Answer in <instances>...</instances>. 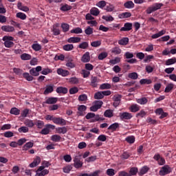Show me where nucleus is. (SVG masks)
<instances>
[{"label": "nucleus", "mask_w": 176, "mask_h": 176, "mask_svg": "<svg viewBox=\"0 0 176 176\" xmlns=\"http://www.w3.org/2000/svg\"><path fill=\"white\" fill-rule=\"evenodd\" d=\"M41 71H42V67L37 66L36 68L33 67L30 70V75L28 73H23V76L26 80L31 82L32 80H34L33 76H39V72H41Z\"/></svg>", "instance_id": "f257e3e1"}, {"label": "nucleus", "mask_w": 176, "mask_h": 176, "mask_svg": "<svg viewBox=\"0 0 176 176\" xmlns=\"http://www.w3.org/2000/svg\"><path fill=\"white\" fill-rule=\"evenodd\" d=\"M57 101H58V98H48L45 102V104H52L50 107V109L51 111H56V109H58V107H60V105L58 104H56V102H57Z\"/></svg>", "instance_id": "f03ea898"}, {"label": "nucleus", "mask_w": 176, "mask_h": 176, "mask_svg": "<svg viewBox=\"0 0 176 176\" xmlns=\"http://www.w3.org/2000/svg\"><path fill=\"white\" fill-rule=\"evenodd\" d=\"M2 41L4 42V46L6 47H13L14 46V43H13V41H14V38L10 36H4L2 38Z\"/></svg>", "instance_id": "7ed1b4c3"}, {"label": "nucleus", "mask_w": 176, "mask_h": 176, "mask_svg": "<svg viewBox=\"0 0 176 176\" xmlns=\"http://www.w3.org/2000/svg\"><path fill=\"white\" fill-rule=\"evenodd\" d=\"M173 171V169L168 165H164L159 172L160 175H167Z\"/></svg>", "instance_id": "20e7f679"}, {"label": "nucleus", "mask_w": 176, "mask_h": 176, "mask_svg": "<svg viewBox=\"0 0 176 176\" xmlns=\"http://www.w3.org/2000/svg\"><path fill=\"white\" fill-rule=\"evenodd\" d=\"M73 166L75 168H82L83 167V162L80 160L78 156H76L74 159Z\"/></svg>", "instance_id": "39448f33"}, {"label": "nucleus", "mask_w": 176, "mask_h": 176, "mask_svg": "<svg viewBox=\"0 0 176 176\" xmlns=\"http://www.w3.org/2000/svg\"><path fill=\"white\" fill-rule=\"evenodd\" d=\"M102 101L96 100L94 102V104L90 107V111H98L101 107H102Z\"/></svg>", "instance_id": "423d86ee"}, {"label": "nucleus", "mask_w": 176, "mask_h": 176, "mask_svg": "<svg viewBox=\"0 0 176 176\" xmlns=\"http://www.w3.org/2000/svg\"><path fill=\"white\" fill-rule=\"evenodd\" d=\"M55 124H59V126H66L67 125V120H64V118H61L60 117L54 119V122Z\"/></svg>", "instance_id": "0eeeda50"}, {"label": "nucleus", "mask_w": 176, "mask_h": 176, "mask_svg": "<svg viewBox=\"0 0 176 176\" xmlns=\"http://www.w3.org/2000/svg\"><path fill=\"white\" fill-rule=\"evenodd\" d=\"M131 30H133V23H125L124 24V27L121 28L120 31L122 32H129V31H131Z\"/></svg>", "instance_id": "6e6552de"}, {"label": "nucleus", "mask_w": 176, "mask_h": 176, "mask_svg": "<svg viewBox=\"0 0 176 176\" xmlns=\"http://www.w3.org/2000/svg\"><path fill=\"white\" fill-rule=\"evenodd\" d=\"M131 118H133V116L130 113L124 112L122 113H120V119H122V120H130Z\"/></svg>", "instance_id": "1a4fd4ad"}, {"label": "nucleus", "mask_w": 176, "mask_h": 176, "mask_svg": "<svg viewBox=\"0 0 176 176\" xmlns=\"http://www.w3.org/2000/svg\"><path fill=\"white\" fill-rule=\"evenodd\" d=\"M56 72L58 75H60L61 76H63V77L68 76V75H69V72H68V70H65L62 68H58L56 70Z\"/></svg>", "instance_id": "9d476101"}, {"label": "nucleus", "mask_w": 176, "mask_h": 176, "mask_svg": "<svg viewBox=\"0 0 176 176\" xmlns=\"http://www.w3.org/2000/svg\"><path fill=\"white\" fill-rule=\"evenodd\" d=\"M1 28L4 32H13L14 31V27L10 25H3Z\"/></svg>", "instance_id": "9b49d317"}, {"label": "nucleus", "mask_w": 176, "mask_h": 176, "mask_svg": "<svg viewBox=\"0 0 176 176\" xmlns=\"http://www.w3.org/2000/svg\"><path fill=\"white\" fill-rule=\"evenodd\" d=\"M58 94H67L68 93V88L64 87H58L56 90Z\"/></svg>", "instance_id": "f8f14e48"}, {"label": "nucleus", "mask_w": 176, "mask_h": 176, "mask_svg": "<svg viewBox=\"0 0 176 176\" xmlns=\"http://www.w3.org/2000/svg\"><path fill=\"white\" fill-rule=\"evenodd\" d=\"M98 82H100V79L96 76H92L91 78V86L92 87H97L98 86Z\"/></svg>", "instance_id": "ddd939ff"}, {"label": "nucleus", "mask_w": 176, "mask_h": 176, "mask_svg": "<svg viewBox=\"0 0 176 176\" xmlns=\"http://www.w3.org/2000/svg\"><path fill=\"white\" fill-rule=\"evenodd\" d=\"M81 61L82 63H89L90 61V52H87L82 56Z\"/></svg>", "instance_id": "4468645a"}, {"label": "nucleus", "mask_w": 176, "mask_h": 176, "mask_svg": "<svg viewBox=\"0 0 176 176\" xmlns=\"http://www.w3.org/2000/svg\"><path fill=\"white\" fill-rule=\"evenodd\" d=\"M39 163H41V157H36L34 160V161L30 164V167H31V168H34V167H36V166H38Z\"/></svg>", "instance_id": "2eb2a0df"}, {"label": "nucleus", "mask_w": 176, "mask_h": 176, "mask_svg": "<svg viewBox=\"0 0 176 176\" xmlns=\"http://www.w3.org/2000/svg\"><path fill=\"white\" fill-rule=\"evenodd\" d=\"M155 113L160 116V119H164V118H167V116H168V113L164 111H155Z\"/></svg>", "instance_id": "dca6fc26"}, {"label": "nucleus", "mask_w": 176, "mask_h": 176, "mask_svg": "<svg viewBox=\"0 0 176 176\" xmlns=\"http://www.w3.org/2000/svg\"><path fill=\"white\" fill-rule=\"evenodd\" d=\"M166 34V30H162L157 34H154L151 36L152 39H157V38H160V36H163Z\"/></svg>", "instance_id": "f3484780"}, {"label": "nucleus", "mask_w": 176, "mask_h": 176, "mask_svg": "<svg viewBox=\"0 0 176 176\" xmlns=\"http://www.w3.org/2000/svg\"><path fill=\"white\" fill-rule=\"evenodd\" d=\"M68 43H79L80 38L79 37H70L67 39Z\"/></svg>", "instance_id": "a211bd4d"}, {"label": "nucleus", "mask_w": 176, "mask_h": 176, "mask_svg": "<svg viewBox=\"0 0 176 176\" xmlns=\"http://www.w3.org/2000/svg\"><path fill=\"white\" fill-rule=\"evenodd\" d=\"M134 6V3L132 1H127L124 3V7L126 9H133Z\"/></svg>", "instance_id": "6ab92c4d"}, {"label": "nucleus", "mask_w": 176, "mask_h": 176, "mask_svg": "<svg viewBox=\"0 0 176 176\" xmlns=\"http://www.w3.org/2000/svg\"><path fill=\"white\" fill-rule=\"evenodd\" d=\"M17 8L19 10H22L23 12H28L30 10V8L27 6H23L21 2H19L17 3Z\"/></svg>", "instance_id": "aec40b11"}, {"label": "nucleus", "mask_w": 176, "mask_h": 176, "mask_svg": "<svg viewBox=\"0 0 176 176\" xmlns=\"http://www.w3.org/2000/svg\"><path fill=\"white\" fill-rule=\"evenodd\" d=\"M118 129H119V123L118 122H115L112 124H111L107 130H111L112 131H116V130H118Z\"/></svg>", "instance_id": "412c9836"}, {"label": "nucleus", "mask_w": 176, "mask_h": 176, "mask_svg": "<svg viewBox=\"0 0 176 176\" xmlns=\"http://www.w3.org/2000/svg\"><path fill=\"white\" fill-rule=\"evenodd\" d=\"M129 43V38L124 37L122 39L118 41V45H121L122 46H126Z\"/></svg>", "instance_id": "4be33fe9"}, {"label": "nucleus", "mask_w": 176, "mask_h": 176, "mask_svg": "<svg viewBox=\"0 0 176 176\" xmlns=\"http://www.w3.org/2000/svg\"><path fill=\"white\" fill-rule=\"evenodd\" d=\"M63 49L65 52H71V50H74V45L73 44H66L63 46Z\"/></svg>", "instance_id": "5701e85b"}, {"label": "nucleus", "mask_w": 176, "mask_h": 176, "mask_svg": "<svg viewBox=\"0 0 176 176\" xmlns=\"http://www.w3.org/2000/svg\"><path fill=\"white\" fill-rule=\"evenodd\" d=\"M112 87V86L111 85V84L109 83H103L102 85H100V90H108L109 89H111Z\"/></svg>", "instance_id": "b1692460"}, {"label": "nucleus", "mask_w": 176, "mask_h": 176, "mask_svg": "<svg viewBox=\"0 0 176 176\" xmlns=\"http://www.w3.org/2000/svg\"><path fill=\"white\" fill-rule=\"evenodd\" d=\"M56 131L58 133V134H65L68 130L67 129V127L63 126L56 128Z\"/></svg>", "instance_id": "393cba45"}, {"label": "nucleus", "mask_w": 176, "mask_h": 176, "mask_svg": "<svg viewBox=\"0 0 176 176\" xmlns=\"http://www.w3.org/2000/svg\"><path fill=\"white\" fill-rule=\"evenodd\" d=\"M119 19H129L131 17V12H123L118 15Z\"/></svg>", "instance_id": "a878e982"}, {"label": "nucleus", "mask_w": 176, "mask_h": 176, "mask_svg": "<svg viewBox=\"0 0 176 176\" xmlns=\"http://www.w3.org/2000/svg\"><path fill=\"white\" fill-rule=\"evenodd\" d=\"M125 141H126L128 144H134V142H135V137L133 135L128 136L125 138Z\"/></svg>", "instance_id": "bb28decb"}, {"label": "nucleus", "mask_w": 176, "mask_h": 176, "mask_svg": "<svg viewBox=\"0 0 176 176\" xmlns=\"http://www.w3.org/2000/svg\"><path fill=\"white\" fill-rule=\"evenodd\" d=\"M138 173V168L132 167L131 168L129 174V175L133 176V175H137Z\"/></svg>", "instance_id": "cd10ccee"}, {"label": "nucleus", "mask_w": 176, "mask_h": 176, "mask_svg": "<svg viewBox=\"0 0 176 176\" xmlns=\"http://www.w3.org/2000/svg\"><path fill=\"white\" fill-rule=\"evenodd\" d=\"M32 49L34 50L35 52H39L40 50H42V46L41 44L34 43L32 45Z\"/></svg>", "instance_id": "c85d7f7f"}, {"label": "nucleus", "mask_w": 176, "mask_h": 176, "mask_svg": "<svg viewBox=\"0 0 176 176\" xmlns=\"http://www.w3.org/2000/svg\"><path fill=\"white\" fill-rule=\"evenodd\" d=\"M90 13L92 16H98L100 14V10L97 8H93L90 10Z\"/></svg>", "instance_id": "c756f323"}, {"label": "nucleus", "mask_w": 176, "mask_h": 176, "mask_svg": "<svg viewBox=\"0 0 176 176\" xmlns=\"http://www.w3.org/2000/svg\"><path fill=\"white\" fill-rule=\"evenodd\" d=\"M34 146V143L29 142H27L23 146V151H28L30 148H32Z\"/></svg>", "instance_id": "7c9ffc66"}, {"label": "nucleus", "mask_w": 176, "mask_h": 176, "mask_svg": "<svg viewBox=\"0 0 176 176\" xmlns=\"http://www.w3.org/2000/svg\"><path fill=\"white\" fill-rule=\"evenodd\" d=\"M57 27H58V25H54L52 28V32L55 36L60 35V29H58Z\"/></svg>", "instance_id": "2f4dec72"}, {"label": "nucleus", "mask_w": 176, "mask_h": 176, "mask_svg": "<svg viewBox=\"0 0 176 176\" xmlns=\"http://www.w3.org/2000/svg\"><path fill=\"white\" fill-rule=\"evenodd\" d=\"M162 6H164V4L162 3H155L153 5V7L155 12L156 10H159L160 9H162Z\"/></svg>", "instance_id": "473e14b6"}, {"label": "nucleus", "mask_w": 176, "mask_h": 176, "mask_svg": "<svg viewBox=\"0 0 176 176\" xmlns=\"http://www.w3.org/2000/svg\"><path fill=\"white\" fill-rule=\"evenodd\" d=\"M51 140L54 142H60L61 141V136L59 135H54L52 136Z\"/></svg>", "instance_id": "72a5a7b5"}, {"label": "nucleus", "mask_w": 176, "mask_h": 176, "mask_svg": "<svg viewBox=\"0 0 176 176\" xmlns=\"http://www.w3.org/2000/svg\"><path fill=\"white\" fill-rule=\"evenodd\" d=\"M25 125L27 126V127L32 128L34 126H35V123L31 120H26L24 122Z\"/></svg>", "instance_id": "f704fd0d"}, {"label": "nucleus", "mask_w": 176, "mask_h": 176, "mask_svg": "<svg viewBox=\"0 0 176 176\" xmlns=\"http://www.w3.org/2000/svg\"><path fill=\"white\" fill-rule=\"evenodd\" d=\"M21 59H22L23 61L31 60V55L27 53L22 54L21 55Z\"/></svg>", "instance_id": "c9c22d12"}, {"label": "nucleus", "mask_w": 176, "mask_h": 176, "mask_svg": "<svg viewBox=\"0 0 176 176\" xmlns=\"http://www.w3.org/2000/svg\"><path fill=\"white\" fill-rule=\"evenodd\" d=\"M95 100H102L104 98V96L102 94V91H98L94 95Z\"/></svg>", "instance_id": "e433bc0d"}, {"label": "nucleus", "mask_w": 176, "mask_h": 176, "mask_svg": "<svg viewBox=\"0 0 176 176\" xmlns=\"http://www.w3.org/2000/svg\"><path fill=\"white\" fill-rule=\"evenodd\" d=\"M71 9H72V6H69L68 4H65L60 7V10H62V12H68V10H71Z\"/></svg>", "instance_id": "4c0bfd02"}, {"label": "nucleus", "mask_w": 176, "mask_h": 176, "mask_svg": "<svg viewBox=\"0 0 176 176\" xmlns=\"http://www.w3.org/2000/svg\"><path fill=\"white\" fill-rule=\"evenodd\" d=\"M111 53L113 54H120L122 53V50L119 47H115L111 49Z\"/></svg>", "instance_id": "58836bf2"}, {"label": "nucleus", "mask_w": 176, "mask_h": 176, "mask_svg": "<svg viewBox=\"0 0 176 176\" xmlns=\"http://www.w3.org/2000/svg\"><path fill=\"white\" fill-rule=\"evenodd\" d=\"M71 34H82L83 30L80 28H76L70 31Z\"/></svg>", "instance_id": "ea45409f"}, {"label": "nucleus", "mask_w": 176, "mask_h": 176, "mask_svg": "<svg viewBox=\"0 0 176 176\" xmlns=\"http://www.w3.org/2000/svg\"><path fill=\"white\" fill-rule=\"evenodd\" d=\"M140 85H151V83H152V80L150 79L143 78L140 80Z\"/></svg>", "instance_id": "a19ab883"}, {"label": "nucleus", "mask_w": 176, "mask_h": 176, "mask_svg": "<svg viewBox=\"0 0 176 176\" xmlns=\"http://www.w3.org/2000/svg\"><path fill=\"white\" fill-rule=\"evenodd\" d=\"M47 174H49V170L47 169H44L41 172H37L36 176H45L47 175Z\"/></svg>", "instance_id": "79ce46f5"}, {"label": "nucleus", "mask_w": 176, "mask_h": 176, "mask_svg": "<svg viewBox=\"0 0 176 176\" xmlns=\"http://www.w3.org/2000/svg\"><path fill=\"white\" fill-rule=\"evenodd\" d=\"M175 63H176V58H172L168 59L166 61L165 65H173V64H175Z\"/></svg>", "instance_id": "37998d69"}, {"label": "nucleus", "mask_w": 176, "mask_h": 176, "mask_svg": "<svg viewBox=\"0 0 176 176\" xmlns=\"http://www.w3.org/2000/svg\"><path fill=\"white\" fill-rule=\"evenodd\" d=\"M16 16L17 19H21V20H25L27 19V15L23 12H17Z\"/></svg>", "instance_id": "c03bdc74"}, {"label": "nucleus", "mask_w": 176, "mask_h": 176, "mask_svg": "<svg viewBox=\"0 0 176 176\" xmlns=\"http://www.w3.org/2000/svg\"><path fill=\"white\" fill-rule=\"evenodd\" d=\"M34 126H36L38 127V129H43V126H45V122H43V121L37 120L34 123Z\"/></svg>", "instance_id": "a18cd8bd"}, {"label": "nucleus", "mask_w": 176, "mask_h": 176, "mask_svg": "<svg viewBox=\"0 0 176 176\" xmlns=\"http://www.w3.org/2000/svg\"><path fill=\"white\" fill-rule=\"evenodd\" d=\"M128 78L130 79H133V80H135L136 79H138V74L135 72L130 73L128 75Z\"/></svg>", "instance_id": "49530a36"}, {"label": "nucleus", "mask_w": 176, "mask_h": 176, "mask_svg": "<svg viewBox=\"0 0 176 176\" xmlns=\"http://www.w3.org/2000/svg\"><path fill=\"white\" fill-rule=\"evenodd\" d=\"M124 57L125 58H126V60H130V59L133 58V57H134V54H133L130 52H126L124 54Z\"/></svg>", "instance_id": "de8ad7c7"}, {"label": "nucleus", "mask_w": 176, "mask_h": 176, "mask_svg": "<svg viewBox=\"0 0 176 176\" xmlns=\"http://www.w3.org/2000/svg\"><path fill=\"white\" fill-rule=\"evenodd\" d=\"M54 89L52 85H47L45 90L44 91V94H49L50 93H52Z\"/></svg>", "instance_id": "09e8293b"}, {"label": "nucleus", "mask_w": 176, "mask_h": 176, "mask_svg": "<svg viewBox=\"0 0 176 176\" xmlns=\"http://www.w3.org/2000/svg\"><path fill=\"white\" fill-rule=\"evenodd\" d=\"M61 28L63 32H68L69 31V25L67 23H62Z\"/></svg>", "instance_id": "8fccbe9b"}, {"label": "nucleus", "mask_w": 176, "mask_h": 176, "mask_svg": "<svg viewBox=\"0 0 176 176\" xmlns=\"http://www.w3.org/2000/svg\"><path fill=\"white\" fill-rule=\"evenodd\" d=\"M69 82L72 83V85H78L79 83V79L76 77H72L69 80Z\"/></svg>", "instance_id": "3c124183"}, {"label": "nucleus", "mask_w": 176, "mask_h": 176, "mask_svg": "<svg viewBox=\"0 0 176 176\" xmlns=\"http://www.w3.org/2000/svg\"><path fill=\"white\" fill-rule=\"evenodd\" d=\"M72 165H67L63 168V173L68 174L71 170H72Z\"/></svg>", "instance_id": "603ef678"}, {"label": "nucleus", "mask_w": 176, "mask_h": 176, "mask_svg": "<svg viewBox=\"0 0 176 176\" xmlns=\"http://www.w3.org/2000/svg\"><path fill=\"white\" fill-rule=\"evenodd\" d=\"M149 168H148V166H143L139 173V175H144V174H146Z\"/></svg>", "instance_id": "864d4df0"}, {"label": "nucleus", "mask_w": 176, "mask_h": 176, "mask_svg": "<svg viewBox=\"0 0 176 176\" xmlns=\"http://www.w3.org/2000/svg\"><path fill=\"white\" fill-rule=\"evenodd\" d=\"M93 30H94V29L91 27L88 26L85 30V34H86V35H91V34H93Z\"/></svg>", "instance_id": "5fc2aeb1"}, {"label": "nucleus", "mask_w": 176, "mask_h": 176, "mask_svg": "<svg viewBox=\"0 0 176 176\" xmlns=\"http://www.w3.org/2000/svg\"><path fill=\"white\" fill-rule=\"evenodd\" d=\"M172 89H174V85L173 84H169L168 85L166 88H165V90H164V92L165 93H170L172 90Z\"/></svg>", "instance_id": "6e6d98bb"}, {"label": "nucleus", "mask_w": 176, "mask_h": 176, "mask_svg": "<svg viewBox=\"0 0 176 176\" xmlns=\"http://www.w3.org/2000/svg\"><path fill=\"white\" fill-rule=\"evenodd\" d=\"M104 116L105 118H112V116H113V112L112 111H105Z\"/></svg>", "instance_id": "4d7b16f0"}, {"label": "nucleus", "mask_w": 176, "mask_h": 176, "mask_svg": "<svg viewBox=\"0 0 176 176\" xmlns=\"http://www.w3.org/2000/svg\"><path fill=\"white\" fill-rule=\"evenodd\" d=\"M120 61V58L116 57L115 59H111L109 60L110 64H112L113 65H115V64H118V63Z\"/></svg>", "instance_id": "13d9d810"}, {"label": "nucleus", "mask_w": 176, "mask_h": 176, "mask_svg": "<svg viewBox=\"0 0 176 176\" xmlns=\"http://www.w3.org/2000/svg\"><path fill=\"white\" fill-rule=\"evenodd\" d=\"M29 129L27 126H21L19 129L18 131L19 133H28Z\"/></svg>", "instance_id": "bf43d9fd"}, {"label": "nucleus", "mask_w": 176, "mask_h": 176, "mask_svg": "<svg viewBox=\"0 0 176 176\" xmlns=\"http://www.w3.org/2000/svg\"><path fill=\"white\" fill-rule=\"evenodd\" d=\"M91 46H92V47H99V46H101V41H93L92 43H91Z\"/></svg>", "instance_id": "052dcab7"}, {"label": "nucleus", "mask_w": 176, "mask_h": 176, "mask_svg": "<svg viewBox=\"0 0 176 176\" xmlns=\"http://www.w3.org/2000/svg\"><path fill=\"white\" fill-rule=\"evenodd\" d=\"M108 57V53L102 52L98 55V60H104V58H107Z\"/></svg>", "instance_id": "680f3d73"}, {"label": "nucleus", "mask_w": 176, "mask_h": 176, "mask_svg": "<svg viewBox=\"0 0 176 176\" xmlns=\"http://www.w3.org/2000/svg\"><path fill=\"white\" fill-rule=\"evenodd\" d=\"M53 71L49 68H45L42 70L41 74L42 75H48V74H52Z\"/></svg>", "instance_id": "e2e57ef3"}, {"label": "nucleus", "mask_w": 176, "mask_h": 176, "mask_svg": "<svg viewBox=\"0 0 176 176\" xmlns=\"http://www.w3.org/2000/svg\"><path fill=\"white\" fill-rule=\"evenodd\" d=\"M106 174L109 176L115 175V170L113 168H109L106 171Z\"/></svg>", "instance_id": "0e129e2a"}, {"label": "nucleus", "mask_w": 176, "mask_h": 176, "mask_svg": "<svg viewBox=\"0 0 176 176\" xmlns=\"http://www.w3.org/2000/svg\"><path fill=\"white\" fill-rule=\"evenodd\" d=\"M114 9L115 7H113V6L111 4L106 6L104 8V10H107V12H113Z\"/></svg>", "instance_id": "69168bd1"}, {"label": "nucleus", "mask_w": 176, "mask_h": 176, "mask_svg": "<svg viewBox=\"0 0 176 176\" xmlns=\"http://www.w3.org/2000/svg\"><path fill=\"white\" fill-rule=\"evenodd\" d=\"M78 100L80 101H87V95L82 94L78 96Z\"/></svg>", "instance_id": "338daca9"}, {"label": "nucleus", "mask_w": 176, "mask_h": 176, "mask_svg": "<svg viewBox=\"0 0 176 176\" xmlns=\"http://www.w3.org/2000/svg\"><path fill=\"white\" fill-rule=\"evenodd\" d=\"M118 176H131L129 173L126 172L125 170H122L118 172Z\"/></svg>", "instance_id": "774afa93"}]
</instances>
